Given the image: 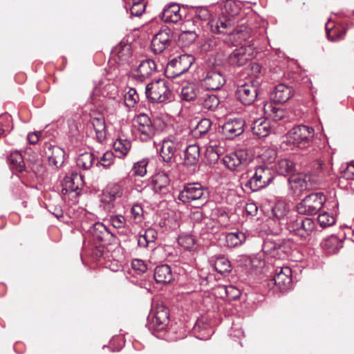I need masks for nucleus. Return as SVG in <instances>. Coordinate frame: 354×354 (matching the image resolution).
Returning a JSON list of instances; mask_svg holds the SVG:
<instances>
[{
  "mask_svg": "<svg viewBox=\"0 0 354 354\" xmlns=\"http://www.w3.org/2000/svg\"><path fill=\"white\" fill-rule=\"evenodd\" d=\"M288 230L303 241L309 240L315 232L316 224L310 218L291 214L286 223Z\"/></svg>",
  "mask_w": 354,
  "mask_h": 354,
  "instance_id": "nucleus-1",
  "label": "nucleus"
},
{
  "mask_svg": "<svg viewBox=\"0 0 354 354\" xmlns=\"http://www.w3.org/2000/svg\"><path fill=\"white\" fill-rule=\"evenodd\" d=\"M208 198L207 189L198 183L185 184L178 196V199L183 203L195 202L198 205L206 204Z\"/></svg>",
  "mask_w": 354,
  "mask_h": 354,
  "instance_id": "nucleus-2",
  "label": "nucleus"
},
{
  "mask_svg": "<svg viewBox=\"0 0 354 354\" xmlns=\"http://www.w3.org/2000/svg\"><path fill=\"white\" fill-rule=\"evenodd\" d=\"M274 177L271 168L266 165H258L254 167L245 187L252 192H257L268 187L273 181Z\"/></svg>",
  "mask_w": 354,
  "mask_h": 354,
  "instance_id": "nucleus-3",
  "label": "nucleus"
},
{
  "mask_svg": "<svg viewBox=\"0 0 354 354\" xmlns=\"http://www.w3.org/2000/svg\"><path fill=\"white\" fill-rule=\"evenodd\" d=\"M133 127L136 136L142 142L151 140L158 132L157 122L145 113H140L134 118Z\"/></svg>",
  "mask_w": 354,
  "mask_h": 354,
  "instance_id": "nucleus-4",
  "label": "nucleus"
},
{
  "mask_svg": "<svg viewBox=\"0 0 354 354\" xmlns=\"http://www.w3.org/2000/svg\"><path fill=\"white\" fill-rule=\"evenodd\" d=\"M145 95L149 101L162 103L170 100L171 92L168 82L164 79H159L146 86Z\"/></svg>",
  "mask_w": 354,
  "mask_h": 354,
  "instance_id": "nucleus-5",
  "label": "nucleus"
},
{
  "mask_svg": "<svg viewBox=\"0 0 354 354\" xmlns=\"http://www.w3.org/2000/svg\"><path fill=\"white\" fill-rule=\"evenodd\" d=\"M325 202L326 197L322 193H312L297 205V209L300 214L314 215L322 209Z\"/></svg>",
  "mask_w": 354,
  "mask_h": 354,
  "instance_id": "nucleus-6",
  "label": "nucleus"
},
{
  "mask_svg": "<svg viewBox=\"0 0 354 354\" xmlns=\"http://www.w3.org/2000/svg\"><path fill=\"white\" fill-rule=\"evenodd\" d=\"M194 62V57L188 54H183L174 58L167 65L166 75L169 78H175L187 72Z\"/></svg>",
  "mask_w": 354,
  "mask_h": 354,
  "instance_id": "nucleus-7",
  "label": "nucleus"
},
{
  "mask_svg": "<svg viewBox=\"0 0 354 354\" xmlns=\"http://www.w3.org/2000/svg\"><path fill=\"white\" fill-rule=\"evenodd\" d=\"M314 129L306 125H298L292 129L289 136L295 145L306 148L310 145L314 138Z\"/></svg>",
  "mask_w": 354,
  "mask_h": 354,
  "instance_id": "nucleus-8",
  "label": "nucleus"
},
{
  "mask_svg": "<svg viewBox=\"0 0 354 354\" xmlns=\"http://www.w3.org/2000/svg\"><path fill=\"white\" fill-rule=\"evenodd\" d=\"M254 48L251 45L234 49L227 57V62L234 66H242L254 57Z\"/></svg>",
  "mask_w": 354,
  "mask_h": 354,
  "instance_id": "nucleus-9",
  "label": "nucleus"
},
{
  "mask_svg": "<svg viewBox=\"0 0 354 354\" xmlns=\"http://www.w3.org/2000/svg\"><path fill=\"white\" fill-rule=\"evenodd\" d=\"M250 160L251 157L246 149H239L226 154L223 158V162L228 169L239 171Z\"/></svg>",
  "mask_w": 354,
  "mask_h": 354,
  "instance_id": "nucleus-10",
  "label": "nucleus"
},
{
  "mask_svg": "<svg viewBox=\"0 0 354 354\" xmlns=\"http://www.w3.org/2000/svg\"><path fill=\"white\" fill-rule=\"evenodd\" d=\"M88 232L95 241L100 242L103 245L113 244L116 240L115 236L100 222L93 224L88 229Z\"/></svg>",
  "mask_w": 354,
  "mask_h": 354,
  "instance_id": "nucleus-11",
  "label": "nucleus"
},
{
  "mask_svg": "<svg viewBox=\"0 0 354 354\" xmlns=\"http://www.w3.org/2000/svg\"><path fill=\"white\" fill-rule=\"evenodd\" d=\"M258 85L253 82H247L239 86L236 95L238 100L244 105H251L258 95Z\"/></svg>",
  "mask_w": 354,
  "mask_h": 354,
  "instance_id": "nucleus-12",
  "label": "nucleus"
},
{
  "mask_svg": "<svg viewBox=\"0 0 354 354\" xmlns=\"http://www.w3.org/2000/svg\"><path fill=\"white\" fill-rule=\"evenodd\" d=\"M171 33L169 28L162 29L156 33L151 39V51L155 54H160L167 49L171 41Z\"/></svg>",
  "mask_w": 354,
  "mask_h": 354,
  "instance_id": "nucleus-13",
  "label": "nucleus"
},
{
  "mask_svg": "<svg viewBox=\"0 0 354 354\" xmlns=\"http://www.w3.org/2000/svg\"><path fill=\"white\" fill-rule=\"evenodd\" d=\"M124 192V189L120 183H109L102 191L101 203L113 207L114 201L122 197Z\"/></svg>",
  "mask_w": 354,
  "mask_h": 354,
  "instance_id": "nucleus-14",
  "label": "nucleus"
},
{
  "mask_svg": "<svg viewBox=\"0 0 354 354\" xmlns=\"http://www.w3.org/2000/svg\"><path fill=\"white\" fill-rule=\"evenodd\" d=\"M280 291L287 290L292 286V270L288 266L277 267L272 279Z\"/></svg>",
  "mask_w": 354,
  "mask_h": 354,
  "instance_id": "nucleus-15",
  "label": "nucleus"
},
{
  "mask_svg": "<svg viewBox=\"0 0 354 354\" xmlns=\"http://www.w3.org/2000/svg\"><path fill=\"white\" fill-rule=\"evenodd\" d=\"M180 147V143L174 136L164 138L159 149V153L162 160L165 162H171Z\"/></svg>",
  "mask_w": 354,
  "mask_h": 354,
  "instance_id": "nucleus-16",
  "label": "nucleus"
},
{
  "mask_svg": "<svg viewBox=\"0 0 354 354\" xmlns=\"http://www.w3.org/2000/svg\"><path fill=\"white\" fill-rule=\"evenodd\" d=\"M245 130V121L241 118L229 120L222 126V133L226 139H234L241 136Z\"/></svg>",
  "mask_w": 354,
  "mask_h": 354,
  "instance_id": "nucleus-17",
  "label": "nucleus"
},
{
  "mask_svg": "<svg viewBox=\"0 0 354 354\" xmlns=\"http://www.w3.org/2000/svg\"><path fill=\"white\" fill-rule=\"evenodd\" d=\"M262 249L266 254L281 259L287 252L288 246L283 240L268 239L264 241Z\"/></svg>",
  "mask_w": 354,
  "mask_h": 354,
  "instance_id": "nucleus-18",
  "label": "nucleus"
},
{
  "mask_svg": "<svg viewBox=\"0 0 354 354\" xmlns=\"http://www.w3.org/2000/svg\"><path fill=\"white\" fill-rule=\"evenodd\" d=\"M226 82L224 75L218 70L211 69L206 73L203 84L207 90H218Z\"/></svg>",
  "mask_w": 354,
  "mask_h": 354,
  "instance_id": "nucleus-19",
  "label": "nucleus"
},
{
  "mask_svg": "<svg viewBox=\"0 0 354 354\" xmlns=\"http://www.w3.org/2000/svg\"><path fill=\"white\" fill-rule=\"evenodd\" d=\"M169 319L168 308L163 305H157L151 310V324L156 330L165 328Z\"/></svg>",
  "mask_w": 354,
  "mask_h": 354,
  "instance_id": "nucleus-20",
  "label": "nucleus"
},
{
  "mask_svg": "<svg viewBox=\"0 0 354 354\" xmlns=\"http://www.w3.org/2000/svg\"><path fill=\"white\" fill-rule=\"evenodd\" d=\"M156 71V64L153 59H148L142 60L134 75V78L140 82H144L146 79L150 77Z\"/></svg>",
  "mask_w": 354,
  "mask_h": 354,
  "instance_id": "nucleus-21",
  "label": "nucleus"
},
{
  "mask_svg": "<svg viewBox=\"0 0 354 354\" xmlns=\"http://www.w3.org/2000/svg\"><path fill=\"white\" fill-rule=\"evenodd\" d=\"M294 91L292 87L284 84L277 85L271 93V98L274 103L282 104L292 97Z\"/></svg>",
  "mask_w": 354,
  "mask_h": 354,
  "instance_id": "nucleus-22",
  "label": "nucleus"
},
{
  "mask_svg": "<svg viewBox=\"0 0 354 354\" xmlns=\"http://www.w3.org/2000/svg\"><path fill=\"white\" fill-rule=\"evenodd\" d=\"M46 153L48 157L49 165L54 166L55 168L61 167L64 162L65 151L58 146L48 145Z\"/></svg>",
  "mask_w": 354,
  "mask_h": 354,
  "instance_id": "nucleus-23",
  "label": "nucleus"
},
{
  "mask_svg": "<svg viewBox=\"0 0 354 354\" xmlns=\"http://www.w3.org/2000/svg\"><path fill=\"white\" fill-rule=\"evenodd\" d=\"M310 177L304 174L291 175L288 178L290 188L295 194H299L308 189Z\"/></svg>",
  "mask_w": 354,
  "mask_h": 354,
  "instance_id": "nucleus-24",
  "label": "nucleus"
},
{
  "mask_svg": "<svg viewBox=\"0 0 354 354\" xmlns=\"http://www.w3.org/2000/svg\"><path fill=\"white\" fill-rule=\"evenodd\" d=\"M180 10V9L178 4L171 3L164 8L160 17L165 22L176 24L181 19Z\"/></svg>",
  "mask_w": 354,
  "mask_h": 354,
  "instance_id": "nucleus-25",
  "label": "nucleus"
},
{
  "mask_svg": "<svg viewBox=\"0 0 354 354\" xmlns=\"http://www.w3.org/2000/svg\"><path fill=\"white\" fill-rule=\"evenodd\" d=\"M169 178L167 174L159 172L152 178L153 189L156 193L165 194L168 192Z\"/></svg>",
  "mask_w": 354,
  "mask_h": 354,
  "instance_id": "nucleus-26",
  "label": "nucleus"
},
{
  "mask_svg": "<svg viewBox=\"0 0 354 354\" xmlns=\"http://www.w3.org/2000/svg\"><path fill=\"white\" fill-rule=\"evenodd\" d=\"M154 279L158 283H169L174 280V275L169 266L163 264L157 266L154 270Z\"/></svg>",
  "mask_w": 354,
  "mask_h": 354,
  "instance_id": "nucleus-27",
  "label": "nucleus"
},
{
  "mask_svg": "<svg viewBox=\"0 0 354 354\" xmlns=\"http://www.w3.org/2000/svg\"><path fill=\"white\" fill-rule=\"evenodd\" d=\"M91 122L95 132V138L100 143L103 142L106 138V131L104 118L98 115L97 117H91Z\"/></svg>",
  "mask_w": 354,
  "mask_h": 354,
  "instance_id": "nucleus-28",
  "label": "nucleus"
},
{
  "mask_svg": "<svg viewBox=\"0 0 354 354\" xmlns=\"http://www.w3.org/2000/svg\"><path fill=\"white\" fill-rule=\"evenodd\" d=\"M265 115L273 121H279L285 118L286 112L273 102H267L263 106Z\"/></svg>",
  "mask_w": 354,
  "mask_h": 354,
  "instance_id": "nucleus-29",
  "label": "nucleus"
},
{
  "mask_svg": "<svg viewBox=\"0 0 354 354\" xmlns=\"http://www.w3.org/2000/svg\"><path fill=\"white\" fill-rule=\"evenodd\" d=\"M252 35V29L247 26H241L236 28L230 34L229 38L232 44L236 46L247 41Z\"/></svg>",
  "mask_w": 354,
  "mask_h": 354,
  "instance_id": "nucleus-30",
  "label": "nucleus"
},
{
  "mask_svg": "<svg viewBox=\"0 0 354 354\" xmlns=\"http://www.w3.org/2000/svg\"><path fill=\"white\" fill-rule=\"evenodd\" d=\"M113 56H117L120 61H127L131 55V46L127 39H123L112 50Z\"/></svg>",
  "mask_w": 354,
  "mask_h": 354,
  "instance_id": "nucleus-31",
  "label": "nucleus"
},
{
  "mask_svg": "<svg viewBox=\"0 0 354 354\" xmlns=\"http://www.w3.org/2000/svg\"><path fill=\"white\" fill-rule=\"evenodd\" d=\"M295 162L288 158H281L277 160L274 165L276 171L281 176H291L295 171Z\"/></svg>",
  "mask_w": 354,
  "mask_h": 354,
  "instance_id": "nucleus-32",
  "label": "nucleus"
},
{
  "mask_svg": "<svg viewBox=\"0 0 354 354\" xmlns=\"http://www.w3.org/2000/svg\"><path fill=\"white\" fill-rule=\"evenodd\" d=\"M252 131L254 135L259 138H264L270 133L271 127L270 122L266 119L261 118L254 122Z\"/></svg>",
  "mask_w": 354,
  "mask_h": 354,
  "instance_id": "nucleus-33",
  "label": "nucleus"
},
{
  "mask_svg": "<svg viewBox=\"0 0 354 354\" xmlns=\"http://www.w3.org/2000/svg\"><path fill=\"white\" fill-rule=\"evenodd\" d=\"M246 237L245 234L240 231L227 233L225 234V245L229 248L237 247L245 241Z\"/></svg>",
  "mask_w": 354,
  "mask_h": 354,
  "instance_id": "nucleus-34",
  "label": "nucleus"
},
{
  "mask_svg": "<svg viewBox=\"0 0 354 354\" xmlns=\"http://www.w3.org/2000/svg\"><path fill=\"white\" fill-rule=\"evenodd\" d=\"M8 163L11 169L21 172L25 170V162L21 153L18 151H12L8 157Z\"/></svg>",
  "mask_w": 354,
  "mask_h": 354,
  "instance_id": "nucleus-35",
  "label": "nucleus"
},
{
  "mask_svg": "<svg viewBox=\"0 0 354 354\" xmlns=\"http://www.w3.org/2000/svg\"><path fill=\"white\" fill-rule=\"evenodd\" d=\"M211 30L214 33H225V30L231 26V21L224 16L209 21Z\"/></svg>",
  "mask_w": 354,
  "mask_h": 354,
  "instance_id": "nucleus-36",
  "label": "nucleus"
},
{
  "mask_svg": "<svg viewBox=\"0 0 354 354\" xmlns=\"http://www.w3.org/2000/svg\"><path fill=\"white\" fill-rule=\"evenodd\" d=\"M289 212V208L287 204L283 201H278L275 203L272 209V215L274 219L278 220L279 222H283L286 224L287 218L286 216Z\"/></svg>",
  "mask_w": 354,
  "mask_h": 354,
  "instance_id": "nucleus-37",
  "label": "nucleus"
},
{
  "mask_svg": "<svg viewBox=\"0 0 354 354\" xmlns=\"http://www.w3.org/2000/svg\"><path fill=\"white\" fill-rule=\"evenodd\" d=\"M200 158V149L196 145H189L185 151V164L187 165H196Z\"/></svg>",
  "mask_w": 354,
  "mask_h": 354,
  "instance_id": "nucleus-38",
  "label": "nucleus"
},
{
  "mask_svg": "<svg viewBox=\"0 0 354 354\" xmlns=\"http://www.w3.org/2000/svg\"><path fill=\"white\" fill-rule=\"evenodd\" d=\"M131 147V142L127 139L118 138L113 143L115 156L118 158L125 157Z\"/></svg>",
  "mask_w": 354,
  "mask_h": 354,
  "instance_id": "nucleus-39",
  "label": "nucleus"
},
{
  "mask_svg": "<svg viewBox=\"0 0 354 354\" xmlns=\"http://www.w3.org/2000/svg\"><path fill=\"white\" fill-rule=\"evenodd\" d=\"M95 162V156L91 152H84L79 155L76 160L77 166L83 169H90Z\"/></svg>",
  "mask_w": 354,
  "mask_h": 354,
  "instance_id": "nucleus-40",
  "label": "nucleus"
},
{
  "mask_svg": "<svg viewBox=\"0 0 354 354\" xmlns=\"http://www.w3.org/2000/svg\"><path fill=\"white\" fill-rule=\"evenodd\" d=\"M214 266L216 272L222 275L228 274L232 270L230 261L223 256L216 257Z\"/></svg>",
  "mask_w": 354,
  "mask_h": 354,
  "instance_id": "nucleus-41",
  "label": "nucleus"
},
{
  "mask_svg": "<svg viewBox=\"0 0 354 354\" xmlns=\"http://www.w3.org/2000/svg\"><path fill=\"white\" fill-rule=\"evenodd\" d=\"M211 127V120L207 118H203L198 122L196 127L193 130V134L195 137H203L208 133Z\"/></svg>",
  "mask_w": 354,
  "mask_h": 354,
  "instance_id": "nucleus-42",
  "label": "nucleus"
},
{
  "mask_svg": "<svg viewBox=\"0 0 354 354\" xmlns=\"http://www.w3.org/2000/svg\"><path fill=\"white\" fill-rule=\"evenodd\" d=\"M219 100L215 95H206L202 97L201 106L204 109L215 111L219 105Z\"/></svg>",
  "mask_w": 354,
  "mask_h": 354,
  "instance_id": "nucleus-43",
  "label": "nucleus"
},
{
  "mask_svg": "<svg viewBox=\"0 0 354 354\" xmlns=\"http://www.w3.org/2000/svg\"><path fill=\"white\" fill-rule=\"evenodd\" d=\"M277 155L275 149L270 147L263 148L262 152L258 156V160L259 162L270 164L276 160Z\"/></svg>",
  "mask_w": 354,
  "mask_h": 354,
  "instance_id": "nucleus-44",
  "label": "nucleus"
},
{
  "mask_svg": "<svg viewBox=\"0 0 354 354\" xmlns=\"http://www.w3.org/2000/svg\"><path fill=\"white\" fill-rule=\"evenodd\" d=\"M198 93V90L196 88V86L191 84L183 87L181 91V97L183 100L189 102L194 100L196 98Z\"/></svg>",
  "mask_w": 354,
  "mask_h": 354,
  "instance_id": "nucleus-45",
  "label": "nucleus"
},
{
  "mask_svg": "<svg viewBox=\"0 0 354 354\" xmlns=\"http://www.w3.org/2000/svg\"><path fill=\"white\" fill-rule=\"evenodd\" d=\"M138 100V94L134 88H130L124 96V104L128 108H133Z\"/></svg>",
  "mask_w": 354,
  "mask_h": 354,
  "instance_id": "nucleus-46",
  "label": "nucleus"
},
{
  "mask_svg": "<svg viewBox=\"0 0 354 354\" xmlns=\"http://www.w3.org/2000/svg\"><path fill=\"white\" fill-rule=\"evenodd\" d=\"M130 219L135 223H141L144 219V210L139 204H134L130 209Z\"/></svg>",
  "mask_w": 354,
  "mask_h": 354,
  "instance_id": "nucleus-47",
  "label": "nucleus"
},
{
  "mask_svg": "<svg viewBox=\"0 0 354 354\" xmlns=\"http://www.w3.org/2000/svg\"><path fill=\"white\" fill-rule=\"evenodd\" d=\"M221 44V40L218 37L212 35L207 37L201 45L202 49L205 51L216 50Z\"/></svg>",
  "mask_w": 354,
  "mask_h": 354,
  "instance_id": "nucleus-48",
  "label": "nucleus"
},
{
  "mask_svg": "<svg viewBox=\"0 0 354 354\" xmlns=\"http://www.w3.org/2000/svg\"><path fill=\"white\" fill-rule=\"evenodd\" d=\"M148 163L147 159H142L136 162L131 170L133 175L143 177L147 174Z\"/></svg>",
  "mask_w": 354,
  "mask_h": 354,
  "instance_id": "nucleus-49",
  "label": "nucleus"
},
{
  "mask_svg": "<svg viewBox=\"0 0 354 354\" xmlns=\"http://www.w3.org/2000/svg\"><path fill=\"white\" fill-rule=\"evenodd\" d=\"M317 221L320 226L325 228L334 225L335 223L336 218L331 214L323 212L318 216Z\"/></svg>",
  "mask_w": 354,
  "mask_h": 354,
  "instance_id": "nucleus-50",
  "label": "nucleus"
},
{
  "mask_svg": "<svg viewBox=\"0 0 354 354\" xmlns=\"http://www.w3.org/2000/svg\"><path fill=\"white\" fill-rule=\"evenodd\" d=\"M178 243L187 250H191L195 245V239L192 235L183 234L178 237Z\"/></svg>",
  "mask_w": 354,
  "mask_h": 354,
  "instance_id": "nucleus-51",
  "label": "nucleus"
},
{
  "mask_svg": "<svg viewBox=\"0 0 354 354\" xmlns=\"http://www.w3.org/2000/svg\"><path fill=\"white\" fill-rule=\"evenodd\" d=\"M249 266L251 269L259 270L265 267L266 261L261 256L254 255L250 257Z\"/></svg>",
  "mask_w": 354,
  "mask_h": 354,
  "instance_id": "nucleus-52",
  "label": "nucleus"
},
{
  "mask_svg": "<svg viewBox=\"0 0 354 354\" xmlns=\"http://www.w3.org/2000/svg\"><path fill=\"white\" fill-rule=\"evenodd\" d=\"M11 120L10 115H6L0 117V137L3 136L6 132L10 131L12 129L9 122Z\"/></svg>",
  "mask_w": 354,
  "mask_h": 354,
  "instance_id": "nucleus-53",
  "label": "nucleus"
},
{
  "mask_svg": "<svg viewBox=\"0 0 354 354\" xmlns=\"http://www.w3.org/2000/svg\"><path fill=\"white\" fill-rule=\"evenodd\" d=\"M109 223L115 228H122L126 225V218L121 214L112 215L109 218Z\"/></svg>",
  "mask_w": 354,
  "mask_h": 354,
  "instance_id": "nucleus-54",
  "label": "nucleus"
},
{
  "mask_svg": "<svg viewBox=\"0 0 354 354\" xmlns=\"http://www.w3.org/2000/svg\"><path fill=\"white\" fill-rule=\"evenodd\" d=\"M145 10V4L143 1L134 2L130 8L131 14L135 17H140Z\"/></svg>",
  "mask_w": 354,
  "mask_h": 354,
  "instance_id": "nucleus-55",
  "label": "nucleus"
},
{
  "mask_svg": "<svg viewBox=\"0 0 354 354\" xmlns=\"http://www.w3.org/2000/svg\"><path fill=\"white\" fill-rule=\"evenodd\" d=\"M219 223L217 220L214 218L207 219L205 224V230L210 234H215L218 231Z\"/></svg>",
  "mask_w": 354,
  "mask_h": 354,
  "instance_id": "nucleus-56",
  "label": "nucleus"
},
{
  "mask_svg": "<svg viewBox=\"0 0 354 354\" xmlns=\"http://www.w3.org/2000/svg\"><path fill=\"white\" fill-rule=\"evenodd\" d=\"M131 267L139 274L145 273L147 270L146 263L141 259H133L131 262Z\"/></svg>",
  "mask_w": 354,
  "mask_h": 354,
  "instance_id": "nucleus-57",
  "label": "nucleus"
},
{
  "mask_svg": "<svg viewBox=\"0 0 354 354\" xmlns=\"http://www.w3.org/2000/svg\"><path fill=\"white\" fill-rule=\"evenodd\" d=\"M182 33L180 36V39H187V44H192L196 39V34L194 30H185L181 28Z\"/></svg>",
  "mask_w": 354,
  "mask_h": 354,
  "instance_id": "nucleus-58",
  "label": "nucleus"
},
{
  "mask_svg": "<svg viewBox=\"0 0 354 354\" xmlns=\"http://www.w3.org/2000/svg\"><path fill=\"white\" fill-rule=\"evenodd\" d=\"M342 178L346 180H354V161L348 164L342 172Z\"/></svg>",
  "mask_w": 354,
  "mask_h": 354,
  "instance_id": "nucleus-59",
  "label": "nucleus"
},
{
  "mask_svg": "<svg viewBox=\"0 0 354 354\" xmlns=\"http://www.w3.org/2000/svg\"><path fill=\"white\" fill-rule=\"evenodd\" d=\"M194 16L200 20H206L209 17V12L205 7H198L194 10Z\"/></svg>",
  "mask_w": 354,
  "mask_h": 354,
  "instance_id": "nucleus-60",
  "label": "nucleus"
},
{
  "mask_svg": "<svg viewBox=\"0 0 354 354\" xmlns=\"http://www.w3.org/2000/svg\"><path fill=\"white\" fill-rule=\"evenodd\" d=\"M216 213L218 214L217 221L218 222V223L221 225L227 226L229 223L230 219L228 214L225 211L221 209H217Z\"/></svg>",
  "mask_w": 354,
  "mask_h": 354,
  "instance_id": "nucleus-61",
  "label": "nucleus"
},
{
  "mask_svg": "<svg viewBox=\"0 0 354 354\" xmlns=\"http://www.w3.org/2000/svg\"><path fill=\"white\" fill-rule=\"evenodd\" d=\"M141 235L147 241L149 244L153 243L157 237L156 232L152 228H148L145 231L144 234H141Z\"/></svg>",
  "mask_w": 354,
  "mask_h": 354,
  "instance_id": "nucleus-62",
  "label": "nucleus"
},
{
  "mask_svg": "<svg viewBox=\"0 0 354 354\" xmlns=\"http://www.w3.org/2000/svg\"><path fill=\"white\" fill-rule=\"evenodd\" d=\"M113 160L114 156L113 152L107 151L101 158L102 165L103 167H109L113 162Z\"/></svg>",
  "mask_w": 354,
  "mask_h": 354,
  "instance_id": "nucleus-63",
  "label": "nucleus"
},
{
  "mask_svg": "<svg viewBox=\"0 0 354 354\" xmlns=\"http://www.w3.org/2000/svg\"><path fill=\"white\" fill-rule=\"evenodd\" d=\"M206 156L207 158H211L212 161H216L219 158V153L217 151L216 148L212 145L207 148Z\"/></svg>",
  "mask_w": 354,
  "mask_h": 354,
  "instance_id": "nucleus-64",
  "label": "nucleus"
}]
</instances>
